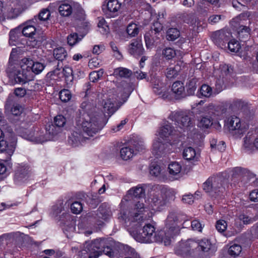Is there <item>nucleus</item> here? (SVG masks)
I'll return each mask as SVG.
<instances>
[{
	"mask_svg": "<svg viewBox=\"0 0 258 258\" xmlns=\"http://www.w3.org/2000/svg\"><path fill=\"white\" fill-rule=\"evenodd\" d=\"M161 169L159 165L156 163H152L150 167V173L155 177H158L161 174Z\"/></svg>",
	"mask_w": 258,
	"mask_h": 258,
	"instance_id": "obj_53",
	"label": "nucleus"
},
{
	"mask_svg": "<svg viewBox=\"0 0 258 258\" xmlns=\"http://www.w3.org/2000/svg\"><path fill=\"white\" fill-rule=\"evenodd\" d=\"M122 86L123 87L122 97L126 100L133 91L134 88L132 84L125 82L122 83Z\"/></svg>",
	"mask_w": 258,
	"mask_h": 258,
	"instance_id": "obj_50",
	"label": "nucleus"
},
{
	"mask_svg": "<svg viewBox=\"0 0 258 258\" xmlns=\"http://www.w3.org/2000/svg\"><path fill=\"white\" fill-rule=\"evenodd\" d=\"M22 36L21 29L17 27L11 30L9 33V44L16 46L20 42V38Z\"/></svg>",
	"mask_w": 258,
	"mask_h": 258,
	"instance_id": "obj_29",
	"label": "nucleus"
},
{
	"mask_svg": "<svg viewBox=\"0 0 258 258\" xmlns=\"http://www.w3.org/2000/svg\"><path fill=\"white\" fill-rule=\"evenodd\" d=\"M242 248L240 245L234 244L229 247L228 253L231 256L235 257L240 254Z\"/></svg>",
	"mask_w": 258,
	"mask_h": 258,
	"instance_id": "obj_46",
	"label": "nucleus"
},
{
	"mask_svg": "<svg viewBox=\"0 0 258 258\" xmlns=\"http://www.w3.org/2000/svg\"><path fill=\"white\" fill-rule=\"evenodd\" d=\"M220 91V90L218 92L214 91L210 86L203 84L200 88V93L203 97L209 98L215 96Z\"/></svg>",
	"mask_w": 258,
	"mask_h": 258,
	"instance_id": "obj_35",
	"label": "nucleus"
},
{
	"mask_svg": "<svg viewBox=\"0 0 258 258\" xmlns=\"http://www.w3.org/2000/svg\"><path fill=\"white\" fill-rule=\"evenodd\" d=\"M162 54L168 59H170L176 55L175 51L170 48L167 47L162 51Z\"/></svg>",
	"mask_w": 258,
	"mask_h": 258,
	"instance_id": "obj_57",
	"label": "nucleus"
},
{
	"mask_svg": "<svg viewBox=\"0 0 258 258\" xmlns=\"http://www.w3.org/2000/svg\"><path fill=\"white\" fill-rule=\"evenodd\" d=\"M83 251H86L89 258H98L102 253L111 256L112 251L110 246L106 245V240L96 239L92 241H87Z\"/></svg>",
	"mask_w": 258,
	"mask_h": 258,
	"instance_id": "obj_5",
	"label": "nucleus"
},
{
	"mask_svg": "<svg viewBox=\"0 0 258 258\" xmlns=\"http://www.w3.org/2000/svg\"><path fill=\"white\" fill-rule=\"evenodd\" d=\"M250 30L248 27L240 26L237 32L239 40L241 41H245L248 39L250 35Z\"/></svg>",
	"mask_w": 258,
	"mask_h": 258,
	"instance_id": "obj_39",
	"label": "nucleus"
},
{
	"mask_svg": "<svg viewBox=\"0 0 258 258\" xmlns=\"http://www.w3.org/2000/svg\"><path fill=\"white\" fill-rule=\"evenodd\" d=\"M51 13L48 8L42 9L39 14L35 16L32 19V23L34 24H41L43 22H46L49 19Z\"/></svg>",
	"mask_w": 258,
	"mask_h": 258,
	"instance_id": "obj_25",
	"label": "nucleus"
},
{
	"mask_svg": "<svg viewBox=\"0 0 258 258\" xmlns=\"http://www.w3.org/2000/svg\"><path fill=\"white\" fill-rule=\"evenodd\" d=\"M128 52L135 57L143 54L144 48L140 39H134L131 41L128 46Z\"/></svg>",
	"mask_w": 258,
	"mask_h": 258,
	"instance_id": "obj_18",
	"label": "nucleus"
},
{
	"mask_svg": "<svg viewBox=\"0 0 258 258\" xmlns=\"http://www.w3.org/2000/svg\"><path fill=\"white\" fill-rule=\"evenodd\" d=\"M182 156L184 159L194 165L195 162L198 161L200 154L196 152L194 148L188 147L184 149Z\"/></svg>",
	"mask_w": 258,
	"mask_h": 258,
	"instance_id": "obj_21",
	"label": "nucleus"
},
{
	"mask_svg": "<svg viewBox=\"0 0 258 258\" xmlns=\"http://www.w3.org/2000/svg\"><path fill=\"white\" fill-rule=\"evenodd\" d=\"M208 114L212 117L220 116L222 114L220 107L214 105H210L208 107Z\"/></svg>",
	"mask_w": 258,
	"mask_h": 258,
	"instance_id": "obj_47",
	"label": "nucleus"
},
{
	"mask_svg": "<svg viewBox=\"0 0 258 258\" xmlns=\"http://www.w3.org/2000/svg\"><path fill=\"white\" fill-rule=\"evenodd\" d=\"M108 11L107 14L111 17L118 15V11L121 7V3L118 0H109L106 5Z\"/></svg>",
	"mask_w": 258,
	"mask_h": 258,
	"instance_id": "obj_26",
	"label": "nucleus"
},
{
	"mask_svg": "<svg viewBox=\"0 0 258 258\" xmlns=\"http://www.w3.org/2000/svg\"><path fill=\"white\" fill-rule=\"evenodd\" d=\"M169 118L184 131L193 126L191 118L186 112H172L169 115Z\"/></svg>",
	"mask_w": 258,
	"mask_h": 258,
	"instance_id": "obj_8",
	"label": "nucleus"
},
{
	"mask_svg": "<svg viewBox=\"0 0 258 258\" xmlns=\"http://www.w3.org/2000/svg\"><path fill=\"white\" fill-rule=\"evenodd\" d=\"M228 128L230 133L236 138L240 137L246 132L244 124H242L239 118L231 116L228 122Z\"/></svg>",
	"mask_w": 258,
	"mask_h": 258,
	"instance_id": "obj_12",
	"label": "nucleus"
},
{
	"mask_svg": "<svg viewBox=\"0 0 258 258\" xmlns=\"http://www.w3.org/2000/svg\"><path fill=\"white\" fill-rule=\"evenodd\" d=\"M146 209L147 208L145 207L144 203L139 201L130 209L127 213L121 211L119 218L124 220L126 223L130 222L128 226L136 227L135 229L130 228L129 232L137 241L144 243L160 241L162 240V237L157 235L155 227L151 224H145L143 228L138 232V228L145 220L144 214L147 211Z\"/></svg>",
	"mask_w": 258,
	"mask_h": 258,
	"instance_id": "obj_1",
	"label": "nucleus"
},
{
	"mask_svg": "<svg viewBox=\"0 0 258 258\" xmlns=\"http://www.w3.org/2000/svg\"><path fill=\"white\" fill-rule=\"evenodd\" d=\"M174 130L170 123H167L162 126L159 132L160 138L164 140L173 135Z\"/></svg>",
	"mask_w": 258,
	"mask_h": 258,
	"instance_id": "obj_30",
	"label": "nucleus"
},
{
	"mask_svg": "<svg viewBox=\"0 0 258 258\" xmlns=\"http://www.w3.org/2000/svg\"><path fill=\"white\" fill-rule=\"evenodd\" d=\"M110 47H111L112 51L115 53L114 54L115 55V56L117 59H120L121 58H122V55L121 53L120 52V51H119L118 47H117L116 44L114 42H111L110 43Z\"/></svg>",
	"mask_w": 258,
	"mask_h": 258,
	"instance_id": "obj_62",
	"label": "nucleus"
},
{
	"mask_svg": "<svg viewBox=\"0 0 258 258\" xmlns=\"http://www.w3.org/2000/svg\"><path fill=\"white\" fill-rule=\"evenodd\" d=\"M54 122L57 127H62L66 124V119L62 115H58L55 117Z\"/></svg>",
	"mask_w": 258,
	"mask_h": 258,
	"instance_id": "obj_58",
	"label": "nucleus"
},
{
	"mask_svg": "<svg viewBox=\"0 0 258 258\" xmlns=\"http://www.w3.org/2000/svg\"><path fill=\"white\" fill-rule=\"evenodd\" d=\"M168 146V144L167 143H163L158 138L157 140H154L153 143L152 153L158 158L167 152Z\"/></svg>",
	"mask_w": 258,
	"mask_h": 258,
	"instance_id": "obj_20",
	"label": "nucleus"
},
{
	"mask_svg": "<svg viewBox=\"0 0 258 258\" xmlns=\"http://www.w3.org/2000/svg\"><path fill=\"white\" fill-rule=\"evenodd\" d=\"M128 194L135 198H142L145 196V189L142 184L133 187L128 191Z\"/></svg>",
	"mask_w": 258,
	"mask_h": 258,
	"instance_id": "obj_33",
	"label": "nucleus"
},
{
	"mask_svg": "<svg viewBox=\"0 0 258 258\" xmlns=\"http://www.w3.org/2000/svg\"><path fill=\"white\" fill-rule=\"evenodd\" d=\"M67 55V53L63 47H59L54 49L53 56L58 61H62Z\"/></svg>",
	"mask_w": 258,
	"mask_h": 258,
	"instance_id": "obj_44",
	"label": "nucleus"
},
{
	"mask_svg": "<svg viewBox=\"0 0 258 258\" xmlns=\"http://www.w3.org/2000/svg\"><path fill=\"white\" fill-rule=\"evenodd\" d=\"M45 66L44 63L38 61L34 62L31 69L32 72L38 75L40 74L44 69Z\"/></svg>",
	"mask_w": 258,
	"mask_h": 258,
	"instance_id": "obj_48",
	"label": "nucleus"
},
{
	"mask_svg": "<svg viewBox=\"0 0 258 258\" xmlns=\"http://www.w3.org/2000/svg\"><path fill=\"white\" fill-rule=\"evenodd\" d=\"M151 83L153 85V91L155 94L161 95L162 97L164 99L168 97V93L166 92V87L161 82L158 77H152L151 79Z\"/></svg>",
	"mask_w": 258,
	"mask_h": 258,
	"instance_id": "obj_17",
	"label": "nucleus"
},
{
	"mask_svg": "<svg viewBox=\"0 0 258 258\" xmlns=\"http://www.w3.org/2000/svg\"><path fill=\"white\" fill-rule=\"evenodd\" d=\"M5 110L15 116L20 115L23 110L21 105L13 96H9L5 103Z\"/></svg>",
	"mask_w": 258,
	"mask_h": 258,
	"instance_id": "obj_15",
	"label": "nucleus"
},
{
	"mask_svg": "<svg viewBox=\"0 0 258 258\" xmlns=\"http://www.w3.org/2000/svg\"><path fill=\"white\" fill-rule=\"evenodd\" d=\"M58 12L62 17H69L73 13L71 5L66 1L63 2L58 7Z\"/></svg>",
	"mask_w": 258,
	"mask_h": 258,
	"instance_id": "obj_31",
	"label": "nucleus"
},
{
	"mask_svg": "<svg viewBox=\"0 0 258 258\" xmlns=\"http://www.w3.org/2000/svg\"><path fill=\"white\" fill-rule=\"evenodd\" d=\"M197 246L196 241L188 239L186 241L180 242L175 248V252L177 255L185 256L187 255L195 256L194 247Z\"/></svg>",
	"mask_w": 258,
	"mask_h": 258,
	"instance_id": "obj_11",
	"label": "nucleus"
},
{
	"mask_svg": "<svg viewBox=\"0 0 258 258\" xmlns=\"http://www.w3.org/2000/svg\"><path fill=\"white\" fill-rule=\"evenodd\" d=\"M223 18L224 16L221 15H213L209 17L208 21L209 23L213 25L219 22Z\"/></svg>",
	"mask_w": 258,
	"mask_h": 258,
	"instance_id": "obj_60",
	"label": "nucleus"
},
{
	"mask_svg": "<svg viewBox=\"0 0 258 258\" xmlns=\"http://www.w3.org/2000/svg\"><path fill=\"white\" fill-rule=\"evenodd\" d=\"M226 182L225 179L219 176L211 177L203 183V189L212 197H221L225 191V184Z\"/></svg>",
	"mask_w": 258,
	"mask_h": 258,
	"instance_id": "obj_6",
	"label": "nucleus"
},
{
	"mask_svg": "<svg viewBox=\"0 0 258 258\" xmlns=\"http://www.w3.org/2000/svg\"><path fill=\"white\" fill-rule=\"evenodd\" d=\"M178 18L184 23H187L190 25L195 24L196 19L195 15L192 14L182 13L178 15Z\"/></svg>",
	"mask_w": 258,
	"mask_h": 258,
	"instance_id": "obj_36",
	"label": "nucleus"
},
{
	"mask_svg": "<svg viewBox=\"0 0 258 258\" xmlns=\"http://www.w3.org/2000/svg\"><path fill=\"white\" fill-rule=\"evenodd\" d=\"M227 227L226 222L223 220H218L216 225V229L220 233L225 231Z\"/></svg>",
	"mask_w": 258,
	"mask_h": 258,
	"instance_id": "obj_59",
	"label": "nucleus"
},
{
	"mask_svg": "<svg viewBox=\"0 0 258 258\" xmlns=\"http://www.w3.org/2000/svg\"><path fill=\"white\" fill-rule=\"evenodd\" d=\"M213 118L211 116H203L199 120L198 126L202 128H208L213 124Z\"/></svg>",
	"mask_w": 258,
	"mask_h": 258,
	"instance_id": "obj_41",
	"label": "nucleus"
},
{
	"mask_svg": "<svg viewBox=\"0 0 258 258\" xmlns=\"http://www.w3.org/2000/svg\"><path fill=\"white\" fill-rule=\"evenodd\" d=\"M59 96L62 102H67L71 99L72 94L70 90L63 89L60 91Z\"/></svg>",
	"mask_w": 258,
	"mask_h": 258,
	"instance_id": "obj_52",
	"label": "nucleus"
},
{
	"mask_svg": "<svg viewBox=\"0 0 258 258\" xmlns=\"http://www.w3.org/2000/svg\"><path fill=\"white\" fill-rule=\"evenodd\" d=\"M176 192L173 189L162 187L154 193L151 198L150 205L156 211H161L165 208L170 200H174Z\"/></svg>",
	"mask_w": 258,
	"mask_h": 258,
	"instance_id": "obj_4",
	"label": "nucleus"
},
{
	"mask_svg": "<svg viewBox=\"0 0 258 258\" xmlns=\"http://www.w3.org/2000/svg\"><path fill=\"white\" fill-rule=\"evenodd\" d=\"M162 29V25L160 22L156 21L153 24L150 30L146 32L144 36L147 48H151L159 42V36Z\"/></svg>",
	"mask_w": 258,
	"mask_h": 258,
	"instance_id": "obj_7",
	"label": "nucleus"
},
{
	"mask_svg": "<svg viewBox=\"0 0 258 258\" xmlns=\"http://www.w3.org/2000/svg\"><path fill=\"white\" fill-rule=\"evenodd\" d=\"M76 19L79 20H85L86 15L84 10L81 7H78L77 11L75 12Z\"/></svg>",
	"mask_w": 258,
	"mask_h": 258,
	"instance_id": "obj_61",
	"label": "nucleus"
},
{
	"mask_svg": "<svg viewBox=\"0 0 258 258\" xmlns=\"http://www.w3.org/2000/svg\"><path fill=\"white\" fill-rule=\"evenodd\" d=\"M130 144L134 147L136 153H137V152H141L145 149L144 142L141 138L133 139L131 140Z\"/></svg>",
	"mask_w": 258,
	"mask_h": 258,
	"instance_id": "obj_38",
	"label": "nucleus"
},
{
	"mask_svg": "<svg viewBox=\"0 0 258 258\" xmlns=\"http://www.w3.org/2000/svg\"><path fill=\"white\" fill-rule=\"evenodd\" d=\"M33 25H27L23 29H21L22 35L32 38L33 36L35 35L36 28Z\"/></svg>",
	"mask_w": 258,
	"mask_h": 258,
	"instance_id": "obj_43",
	"label": "nucleus"
},
{
	"mask_svg": "<svg viewBox=\"0 0 258 258\" xmlns=\"http://www.w3.org/2000/svg\"><path fill=\"white\" fill-rule=\"evenodd\" d=\"M190 226L192 229L195 231L201 232L202 229V226L201 223L197 220H194L190 222Z\"/></svg>",
	"mask_w": 258,
	"mask_h": 258,
	"instance_id": "obj_63",
	"label": "nucleus"
},
{
	"mask_svg": "<svg viewBox=\"0 0 258 258\" xmlns=\"http://www.w3.org/2000/svg\"><path fill=\"white\" fill-rule=\"evenodd\" d=\"M20 0H7L3 12L4 21L16 18L20 14Z\"/></svg>",
	"mask_w": 258,
	"mask_h": 258,
	"instance_id": "obj_9",
	"label": "nucleus"
},
{
	"mask_svg": "<svg viewBox=\"0 0 258 258\" xmlns=\"http://www.w3.org/2000/svg\"><path fill=\"white\" fill-rule=\"evenodd\" d=\"M67 40L68 43L71 46H73L79 42L81 38L78 37L77 33H73L68 35Z\"/></svg>",
	"mask_w": 258,
	"mask_h": 258,
	"instance_id": "obj_54",
	"label": "nucleus"
},
{
	"mask_svg": "<svg viewBox=\"0 0 258 258\" xmlns=\"http://www.w3.org/2000/svg\"><path fill=\"white\" fill-rule=\"evenodd\" d=\"M17 133L25 140L34 143L40 144L50 140L52 136L57 134V132L55 127L51 124L46 127L45 135L38 128L34 126L26 128L21 126L17 129Z\"/></svg>",
	"mask_w": 258,
	"mask_h": 258,
	"instance_id": "obj_3",
	"label": "nucleus"
},
{
	"mask_svg": "<svg viewBox=\"0 0 258 258\" xmlns=\"http://www.w3.org/2000/svg\"><path fill=\"white\" fill-rule=\"evenodd\" d=\"M132 71L127 68L119 67L114 70L113 75L116 77L121 78H129L132 75Z\"/></svg>",
	"mask_w": 258,
	"mask_h": 258,
	"instance_id": "obj_34",
	"label": "nucleus"
},
{
	"mask_svg": "<svg viewBox=\"0 0 258 258\" xmlns=\"http://www.w3.org/2000/svg\"><path fill=\"white\" fill-rule=\"evenodd\" d=\"M179 36L180 32L177 28H170L167 31L166 38L168 40L174 41L178 38Z\"/></svg>",
	"mask_w": 258,
	"mask_h": 258,
	"instance_id": "obj_45",
	"label": "nucleus"
},
{
	"mask_svg": "<svg viewBox=\"0 0 258 258\" xmlns=\"http://www.w3.org/2000/svg\"><path fill=\"white\" fill-rule=\"evenodd\" d=\"M228 48L231 52L236 53L239 51L241 46L238 41L233 39L228 42Z\"/></svg>",
	"mask_w": 258,
	"mask_h": 258,
	"instance_id": "obj_49",
	"label": "nucleus"
},
{
	"mask_svg": "<svg viewBox=\"0 0 258 258\" xmlns=\"http://www.w3.org/2000/svg\"><path fill=\"white\" fill-rule=\"evenodd\" d=\"M14 79L16 83L25 84L28 81H31L30 73L24 69L19 70L14 76Z\"/></svg>",
	"mask_w": 258,
	"mask_h": 258,
	"instance_id": "obj_28",
	"label": "nucleus"
},
{
	"mask_svg": "<svg viewBox=\"0 0 258 258\" xmlns=\"http://www.w3.org/2000/svg\"><path fill=\"white\" fill-rule=\"evenodd\" d=\"M15 149V147L13 143L9 144L7 141L4 140V134L0 129V152L6 155V159L3 161L6 163L9 161Z\"/></svg>",
	"mask_w": 258,
	"mask_h": 258,
	"instance_id": "obj_13",
	"label": "nucleus"
},
{
	"mask_svg": "<svg viewBox=\"0 0 258 258\" xmlns=\"http://www.w3.org/2000/svg\"><path fill=\"white\" fill-rule=\"evenodd\" d=\"M29 92V91H28V90H26L24 88H17L15 89L14 93L16 95V96L19 97H22L24 96L25 95L28 94Z\"/></svg>",
	"mask_w": 258,
	"mask_h": 258,
	"instance_id": "obj_64",
	"label": "nucleus"
},
{
	"mask_svg": "<svg viewBox=\"0 0 258 258\" xmlns=\"http://www.w3.org/2000/svg\"><path fill=\"white\" fill-rule=\"evenodd\" d=\"M96 215L99 219L107 220L112 215L111 209L107 204L103 203L98 208Z\"/></svg>",
	"mask_w": 258,
	"mask_h": 258,
	"instance_id": "obj_27",
	"label": "nucleus"
},
{
	"mask_svg": "<svg viewBox=\"0 0 258 258\" xmlns=\"http://www.w3.org/2000/svg\"><path fill=\"white\" fill-rule=\"evenodd\" d=\"M83 118H80L77 121V127L73 131L72 137L73 145L78 146L88 138L93 137L98 133L104 126L105 123L102 122V114H95L94 112H87L83 115Z\"/></svg>",
	"mask_w": 258,
	"mask_h": 258,
	"instance_id": "obj_2",
	"label": "nucleus"
},
{
	"mask_svg": "<svg viewBox=\"0 0 258 258\" xmlns=\"http://www.w3.org/2000/svg\"><path fill=\"white\" fill-rule=\"evenodd\" d=\"M171 90L176 99H180L186 96L183 83L180 81H176L173 83Z\"/></svg>",
	"mask_w": 258,
	"mask_h": 258,
	"instance_id": "obj_23",
	"label": "nucleus"
},
{
	"mask_svg": "<svg viewBox=\"0 0 258 258\" xmlns=\"http://www.w3.org/2000/svg\"><path fill=\"white\" fill-rule=\"evenodd\" d=\"M98 109L101 112H97L96 114H102V120L104 116L106 117L111 116L117 109L115 106V101L112 99L108 98L103 99L98 104Z\"/></svg>",
	"mask_w": 258,
	"mask_h": 258,
	"instance_id": "obj_10",
	"label": "nucleus"
},
{
	"mask_svg": "<svg viewBox=\"0 0 258 258\" xmlns=\"http://www.w3.org/2000/svg\"><path fill=\"white\" fill-rule=\"evenodd\" d=\"M137 154L134 147L130 143L122 147L120 150V157L124 161L129 160Z\"/></svg>",
	"mask_w": 258,
	"mask_h": 258,
	"instance_id": "obj_24",
	"label": "nucleus"
},
{
	"mask_svg": "<svg viewBox=\"0 0 258 258\" xmlns=\"http://www.w3.org/2000/svg\"><path fill=\"white\" fill-rule=\"evenodd\" d=\"M63 74L68 85H71L74 80L73 71L71 68L65 66L62 70Z\"/></svg>",
	"mask_w": 258,
	"mask_h": 258,
	"instance_id": "obj_42",
	"label": "nucleus"
},
{
	"mask_svg": "<svg viewBox=\"0 0 258 258\" xmlns=\"http://www.w3.org/2000/svg\"><path fill=\"white\" fill-rule=\"evenodd\" d=\"M169 175L173 179H178L183 174L181 165L177 162L171 163L168 165Z\"/></svg>",
	"mask_w": 258,
	"mask_h": 258,
	"instance_id": "obj_22",
	"label": "nucleus"
},
{
	"mask_svg": "<svg viewBox=\"0 0 258 258\" xmlns=\"http://www.w3.org/2000/svg\"><path fill=\"white\" fill-rule=\"evenodd\" d=\"M126 32L131 37H135L139 33V28L135 23H130L126 28Z\"/></svg>",
	"mask_w": 258,
	"mask_h": 258,
	"instance_id": "obj_51",
	"label": "nucleus"
},
{
	"mask_svg": "<svg viewBox=\"0 0 258 258\" xmlns=\"http://www.w3.org/2000/svg\"><path fill=\"white\" fill-rule=\"evenodd\" d=\"M197 246L194 247L195 256H202L205 252L209 251L211 247V243L207 239H203L196 241Z\"/></svg>",
	"mask_w": 258,
	"mask_h": 258,
	"instance_id": "obj_19",
	"label": "nucleus"
},
{
	"mask_svg": "<svg viewBox=\"0 0 258 258\" xmlns=\"http://www.w3.org/2000/svg\"><path fill=\"white\" fill-rule=\"evenodd\" d=\"M70 204L67 202L63 203V201L59 200L52 208V214L54 217H57L63 211H65V208L69 207Z\"/></svg>",
	"mask_w": 258,
	"mask_h": 258,
	"instance_id": "obj_32",
	"label": "nucleus"
},
{
	"mask_svg": "<svg viewBox=\"0 0 258 258\" xmlns=\"http://www.w3.org/2000/svg\"><path fill=\"white\" fill-rule=\"evenodd\" d=\"M180 70V67L177 64L174 66H170L167 68L165 72L166 76L168 79H172L178 75V73Z\"/></svg>",
	"mask_w": 258,
	"mask_h": 258,
	"instance_id": "obj_40",
	"label": "nucleus"
},
{
	"mask_svg": "<svg viewBox=\"0 0 258 258\" xmlns=\"http://www.w3.org/2000/svg\"><path fill=\"white\" fill-rule=\"evenodd\" d=\"M123 249L127 255H130V258H141L135 250L128 245H123Z\"/></svg>",
	"mask_w": 258,
	"mask_h": 258,
	"instance_id": "obj_55",
	"label": "nucleus"
},
{
	"mask_svg": "<svg viewBox=\"0 0 258 258\" xmlns=\"http://www.w3.org/2000/svg\"><path fill=\"white\" fill-rule=\"evenodd\" d=\"M231 36V34L228 31L221 30L214 32L212 36V39L216 45L223 48Z\"/></svg>",
	"mask_w": 258,
	"mask_h": 258,
	"instance_id": "obj_14",
	"label": "nucleus"
},
{
	"mask_svg": "<svg viewBox=\"0 0 258 258\" xmlns=\"http://www.w3.org/2000/svg\"><path fill=\"white\" fill-rule=\"evenodd\" d=\"M198 81V79L196 78L188 80L186 84V92L188 95L194 94L197 87Z\"/></svg>",
	"mask_w": 258,
	"mask_h": 258,
	"instance_id": "obj_37",
	"label": "nucleus"
},
{
	"mask_svg": "<svg viewBox=\"0 0 258 258\" xmlns=\"http://www.w3.org/2000/svg\"><path fill=\"white\" fill-rule=\"evenodd\" d=\"M244 139L243 146L247 150H253L254 148L258 149V131L248 132Z\"/></svg>",
	"mask_w": 258,
	"mask_h": 258,
	"instance_id": "obj_16",
	"label": "nucleus"
},
{
	"mask_svg": "<svg viewBox=\"0 0 258 258\" xmlns=\"http://www.w3.org/2000/svg\"><path fill=\"white\" fill-rule=\"evenodd\" d=\"M71 210L74 214H79L83 210L82 205L79 202H75L71 205Z\"/></svg>",
	"mask_w": 258,
	"mask_h": 258,
	"instance_id": "obj_56",
	"label": "nucleus"
}]
</instances>
